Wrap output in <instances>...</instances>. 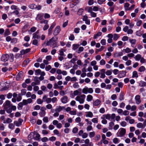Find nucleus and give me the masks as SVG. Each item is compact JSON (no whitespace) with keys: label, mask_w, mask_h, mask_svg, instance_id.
<instances>
[{"label":"nucleus","mask_w":146,"mask_h":146,"mask_svg":"<svg viewBox=\"0 0 146 146\" xmlns=\"http://www.w3.org/2000/svg\"><path fill=\"white\" fill-rule=\"evenodd\" d=\"M57 40V38L53 37L47 42L46 45L50 46H53V48L56 47H58V45L56 42Z\"/></svg>","instance_id":"obj_1"},{"label":"nucleus","mask_w":146,"mask_h":146,"mask_svg":"<svg viewBox=\"0 0 146 146\" xmlns=\"http://www.w3.org/2000/svg\"><path fill=\"white\" fill-rule=\"evenodd\" d=\"M86 97L85 95L82 94L80 96H77L75 98V100L78 102L80 104H83Z\"/></svg>","instance_id":"obj_2"},{"label":"nucleus","mask_w":146,"mask_h":146,"mask_svg":"<svg viewBox=\"0 0 146 146\" xmlns=\"http://www.w3.org/2000/svg\"><path fill=\"white\" fill-rule=\"evenodd\" d=\"M82 92L84 94H87L88 93L90 94L92 93L93 92V90L92 88H88L85 87L82 90Z\"/></svg>","instance_id":"obj_3"},{"label":"nucleus","mask_w":146,"mask_h":146,"mask_svg":"<svg viewBox=\"0 0 146 146\" xmlns=\"http://www.w3.org/2000/svg\"><path fill=\"white\" fill-rule=\"evenodd\" d=\"M9 58V55L7 54H3L1 58V60L3 62L7 61Z\"/></svg>","instance_id":"obj_4"},{"label":"nucleus","mask_w":146,"mask_h":146,"mask_svg":"<svg viewBox=\"0 0 146 146\" xmlns=\"http://www.w3.org/2000/svg\"><path fill=\"white\" fill-rule=\"evenodd\" d=\"M126 133V130L124 128H120L118 132V134L119 136H124Z\"/></svg>","instance_id":"obj_5"},{"label":"nucleus","mask_w":146,"mask_h":146,"mask_svg":"<svg viewBox=\"0 0 146 146\" xmlns=\"http://www.w3.org/2000/svg\"><path fill=\"white\" fill-rule=\"evenodd\" d=\"M61 29L60 27L59 26H57L55 29L54 33L53 35L54 36L57 35L60 32Z\"/></svg>","instance_id":"obj_6"},{"label":"nucleus","mask_w":146,"mask_h":146,"mask_svg":"<svg viewBox=\"0 0 146 146\" xmlns=\"http://www.w3.org/2000/svg\"><path fill=\"white\" fill-rule=\"evenodd\" d=\"M3 106L5 109H7L11 108V102L8 100H6L3 104Z\"/></svg>","instance_id":"obj_7"},{"label":"nucleus","mask_w":146,"mask_h":146,"mask_svg":"<svg viewBox=\"0 0 146 146\" xmlns=\"http://www.w3.org/2000/svg\"><path fill=\"white\" fill-rule=\"evenodd\" d=\"M100 77L101 78H105L106 76L105 75V69H102L100 70Z\"/></svg>","instance_id":"obj_8"},{"label":"nucleus","mask_w":146,"mask_h":146,"mask_svg":"<svg viewBox=\"0 0 146 146\" xmlns=\"http://www.w3.org/2000/svg\"><path fill=\"white\" fill-rule=\"evenodd\" d=\"M135 103L137 104H139L141 102L140 96L139 95H136L135 97Z\"/></svg>","instance_id":"obj_9"},{"label":"nucleus","mask_w":146,"mask_h":146,"mask_svg":"<svg viewBox=\"0 0 146 146\" xmlns=\"http://www.w3.org/2000/svg\"><path fill=\"white\" fill-rule=\"evenodd\" d=\"M40 135L37 132H31L29 135L28 137H40Z\"/></svg>","instance_id":"obj_10"},{"label":"nucleus","mask_w":146,"mask_h":146,"mask_svg":"<svg viewBox=\"0 0 146 146\" xmlns=\"http://www.w3.org/2000/svg\"><path fill=\"white\" fill-rule=\"evenodd\" d=\"M65 108L64 106H58L56 107V108L55 109V112H57L58 113H59Z\"/></svg>","instance_id":"obj_11"},{"label":"nucleus","mask_w":146,"mask_h":146,"mask_svg":"<svg viewBox=\"0 0 146 146\" xmlns=\"http://www.w3.org/2000/svg\"><path fill=\"white\" fill-rule=\"evenodd\" d=\"M126 73L127 72L125 71L122 70L121 71L120 73L118 75V76L119 78L125 77L126 76Z\"/></svg>","instance_id":"obj_12"},{"label":"nucleus","mask_w":146,"mask_h":146,"mask_svg":"<svg viewBox=\"0 0 146 146\" xmlns=\"http://www.w3.org/2000/svg\"><path fill=\"white\" fill-rule=\"evenodd\" d=\"M23 72L22 71L19 72L16 76V79L17 80H19L21 79L23 75Z\"/></svg>","instance_id":"obj_13"},{"label":"nucleus","mask_w":146,"mask_h":146,"mask_svg":"<svg viewBox=\"0 0 146 146\" xmlns=\"http://www.w3.org/2000/svg\"><path fill=\"white\" fill-rule=\"evenodd\" d=\"M23 121V120L21 118H19L18 121H15L14 122V123L15 124L16 126H19L21 125Z\"/></svg>","instance_id":"obj_14"},{"label":"nucleus","mask_w":146,"mask_h":146,"mask_svg":"<svg viewBox=\"0 0 146 146\" xmlns=\"http://www.w3.org/2000/svg\"><path fill=\"white\" fill-rule=\"evenodd\" d=\"M43 15L42 14H38L36 18V20L37 21L41 20L42 19Z\"/></svg>","instance_id":"obj_15"},{"label":"nucleus","mask_w":146,"mask_h":146,"mask_svg":"<svg viewBox=\"0 0 146 146\" xmlns=\"http://www.w3.org/2000/svg\"><path fill=\"white\" fill-rule=\"evenodd\" d=\"M61 101L62 103L66 104L68 102V97L65 96L61 99Z\"/></svg>","instance_id":"obj_16"},{"label":"nucleus","mask_w":146,"mask_h":146,"mask_svg":"<svg viewBox=\"0 0 146 146\" xmlns=\"http://www.w3.org/2000/svg\"><path fill=\"white\" fill-rule=\"evenodd\" d=\"M101 102V101L97 99L95 100L93 103V105L95 106H97L99 105Z\"/></svg>","instance_id":"obj_17"},{"label":"nucleus","mask_w":146,"mask_h":146,"mask_svg":"<svg viewBox=\"0 0 146 146\" xmlns=\"http://www.w3.org/2000/svg\"><path fill=\"white\" fill-rule=\"evenodd\" d=\"M40 38V36L38 34H36V33H34L33 34V38L35 39H39Z\"/></svg>","instance_id":"obj_18"},{"label":"nucleus","mask_w":146,"mask_h":146,"mask_svg":"<svg viewBox=\"0 0 146 146\" xmlns=\"http://www.w3.org/2000/svg\"><path fill=\"white\" fill-rule=\"evenodd\" d=\"M141 56L140 54H137L134 57V59L136 60L139 61L141 58Z\"/></svg>","instance_id":"obj_19"},{"label":"nucleus","mask_w":146,"mask_h":146,"mask_svg":"<svg viewBox=\"0 0 146 146\" xmlns=\"http://www.w3.org/2000/svg\"><path fill=\"white\" fill-rule=\"evenodd\" d=\"M56 25L55 23H53L50 27L49 29H48V33L51 34L52 29L54 28Z\"/></svg>","instance_id":"obj_20"},{"label":"nucleus","mask_w":146,"mask_h":146,"mask_svg":"<svg viewBox=\"0 0 146 146\" xmlns=\"http://www.w3.org/2000/svg\"><path fill=\"white\" fill-rule=\"evenodd\" d=\"M34 80L35 82L36 83V84L37 85L40 84V81L37 77H35L34 79Z\"/></svg>","instance_id":"obj_21"},{"label":"nucleus","mask_w":146,"mask_h":146,"mask_svg":"<svg viewBox=\"0 0 146 146\" xmlns=\"http://www.w3.org/2000/svg\"><path fill=\"white\" fill-rule=\"evenodd\" d=\"M93 96L91 95H89L87 97L86 100L88 102L91 101L93 99Z\"/></svg>","instance_id":"obj_22"},{"label":"nucleus","mask_w":146,"mask_h":146,"mask_svg":"<svg viewBox=\"0 0 146 146\" xmlns=\"http://www.w3.org/2000/svg\"><path fill=\"white\" fill-rule=\"evenodd\" d=\"M145 70V67L143 66H140L138 69L139 71L140 72H144Z\"/></svg>","instance_id":"obj_23"},{"label":"nucleus","mask_w":146,"mask_h":146,"mask_svg":"<svg viewBox=\"0 0 146 146\" xmlns=\"http://www.w3.org/2000/svg\"><path fill=\"white\" fill-rule=\"evenodd\" d=\"M84 140H80L79 138L77 137L74 140V142L76 143L80 142L81 143H84Z\"/></svg>","instance_id":"obj_24"},{"label":"nucleus","mask_w":146,"mask_h":146,"mask_svg":"<svg viewBox=\"0 0 146 146\" xmlns=\"http://www.w3.org/2000/svg\"><path fill=\"white\" fill-rule=\"evenodd\" d=\"M85 9L88 12L90 13H91L92 12V10H93L92 8L91 7H87Z\"/></svg>","instance_id":"obj_25"},{"label":"nucleus","mask_w":146,"mask_h":146,"mask_svg":"<svg viewBox=\"0 0 146 146\" xmlns=\"http://www.w3.org/2000/svg\"><path fill=\"white\" fill-rule=\"evenodd\" d=\"M123 53L122 52H116L115 53L114 55L116 57H119L123 55Z\"/></svg>","instance_id":"obj_26"},{"label":"nucleus","mask_w":146,"mask_h":146,"mask_svg":"<svg viewBox=\"0 0 146 146\" xmlns=\"http://www.w3.org/2000/svg\"><path fill=\"white\" fill-rule=\"evenodd\" d=\"M24 105L23 102L19 103L18 104V106L17 107V108L19 110H21L22 109L23 105Z\"/></svg>","instance_id":"obj_27"},{"label":"nucleus","mask_w":146,"mask_h":146,"mask_svg":"<svg viewBox=\"0 0 146 146\" xmlns=\"http://www.w3.org/2000/svg\"><path fill=\"white\" fill-rule=\"evenodd\" d=\"M29 7L31 9H35V8L36 7V5L34 4H31L29 5Z\"/></svg>","instance_id":"obj_28"},{"label":"nucleus","mask_w":146,"mask_h":146,"mask_svg":"<svg viewBox=\"0 0 146 146\" xmlns=\"http://www.w3.org/2000/svg\"><path fill=\"white\" fill-rule=\"evenodd\" d=\"M139 85L141 87L146 86V82L144 81H141Z\"/></svg>","instance_id":"obj_29"},{"label":"nucleus","mask_w":146,"mask_h":146,"mask_svg":"<svg viewBox=\"0 0 146 146\" xmlns=\"http://www.w3.org/2000/svg\"><path fill=\"white\" fill-rule=\"evenodd\" d=\"M137 127L139 128H144V126L143 125V123H139L137 125Z\"/></svg>","instance_id":"obj_30"},{"label":"nucleus","mask_w":146,"mask_h":146,"mask_svg":"<svg viewBox=\"0 0 146 146\" xmlns=\"http://www.w3.org/2000/svg\"><path fill=\"white\" fill-rule=\"evenodd\" d=\"M79 45L77 44H74L73 45L72 49L75 50L77 49L79 47Z\"/></svg>","instance_id":"obj_31"},{"label":"nucleus","mask_w":146,"mask_h":146,"mask_svg":"<svg viewBox=\"0 0 146 146\" xmlns=\"http://www.w3.org/2000/svg\"><path fill=\"white\" fill-rule=\"evenodd\" d=\"M138 76L137 72L136 71H135L133 72L132 77L137 78Z\"/></svg>","instance_id":"obj_32"},{"label":"nucleus","mask_w":146,"mask_h":146,"mask_svg":"<svg viewBox=\"0 0 146 146\" xmlns=\"http://www.w3.org/2000/svg\"><path fill=\"white\" fill-rule=\"evenodd\" d=\"M106 137H102V141L103 143L105 145L107 144L108 143V141L107 139H106Z\"/></svg>","instance_id":"obj_33"},{"label":"nucleus","mask_w":146,"mask_h":146,"mask_svg":"<svg viewBox=\"0 0 146 146\" xmlns=\"http://www.w3.org/2000/svg\"><path fill=\"white\" fill-rule=\"evenodd\" d=\"M103 116L104 117V118L108 119H110L111 118V115L109 114L104 115H103Z\"/></svg>","instance_id":"obj_34"},{"label":"nucleus","mask_w":146,"mask_h":146,"mask_svg":"<svg viewBox=\"0 0 146 146\" xmlns=\"http://www.w3.org/2000/svg\"><path fill=\"white\" fill-rule=\"evenodd\" d=\"M93 116L92 113L90 111L87 112V114L86 115V117H92Z\"/></svg>","instance_id":"obj_35"},{"label":"nucleus","mask_w":146,"mask_h":146,"mask_svg":"<svg viewBox=\"0 0 146 146\" xmlns=\"http://www.w3.org/2000/svg\"><path fill=\"white\" fill-rule=\"evenodd\" d=\"M119 36L118 35L116 34H114L113 37V39L114 40H116L119 38Z\"/></svg>","instance_id":"obj_36"},{"label":"nucleus","mask_w":146,"mask_h":146,"mask_svg":"<svg viewBox=\"0 0 146 146\" xmlns=\"http://www.w3.org/2000/svg\"><path fill=\"white\" fill-rule=\"evenodd\" d=\"M113 142L114 143L117 144L119 142V140L118 138L115 137L113 139Z\"/></svg>","instance_id":"obj_37"},{"label":"nucleus","mask_w":146,"mask_h":146,"mask_svg":"<svg viewBox=\"0 0 146 146\" xmlns=\"http://www.w3.org/2000/svg\"><path fill=\"white\" fill-rule=\"evenodd\" d=\"M84 48L83 47H80L78 49V51H76L78 54H79L81 52H82L83 51Z\"/></svg>","instance_id":"obj_38"},{"label":"nucleus","mask_w":146,"mask_h":146,"mask_svg":"<svg viewBox=\"0 0 146 146\" xmlns=\"http://www.w3.org/2000/svg\"><path fill=\"white\" fill-rule=\"evenodd\" d=\"M41 72V70L40 69L36 70H35V74L36 75L40 74Z\"/></svg>","instance_id":"obj_39"},{"label":"nucleus","mask_w":146,"mask_h":146,"mask_svg":"<svg viewBox=\"0 0 146 146\" xmlns=\"http://www.w3.org/2000/svg\"><path fill=\"white\" fill-rule=\"evenodd\" d=\"M21 93L22 95H26V90L25 89H22L21 91Z\"/></svg>","instance_id":"obj_40"},{"label":"nucleus","mask_w":146,"mask_h":146,"mask_svg":"<svg viewBox=\"0 0 146 146\" xmlns=\"http://www.w3.org/2000/svg\"><path fill=\"white\" fill-rule=\"evenodd\" d=\"M40 23L41 24L44 23L45 24H47L48 23V21L47 20H45L44 19H42L41 20H40Z\"/></svg>","instance_id":"obj_41"},{"label":"nucleus","mask_w":146,"mask_h":146,"mask_svg":"<svg viewBox=\"0 0 146 146\" xmlns=\"http://www.w3.org/2000/svg\"><path fill=\"white\" fill-rule=\"evenodd\" d=\"M124 50H125V52L126 53H129L131 51V50L128 47H127Z\"/></svg>","instance_id":"obj_42"},{"label":"nucleus","mask_w":146,"mask_h":146,"mask_svg":"<svg viewBox=\"0 0 146 146\" xmlns=\"http://www.w3.org/2000/svg\"><path fill=\"white\" fill-rule=\"evenodd\" d=\"M12 121V119L10 118H7L6 120V122L4 121L3 123H9L11 122Z\"/></svg>","instance_id":"obj_43"},{"label":"nucleus","mask_w":146,"mask_h":146,"mask_svg":"<svg viewBox=\"0 0 146 146\" xmlns=\"http://www.w3.org/2000/svg\"><path fill=\"white\" fill-rule=\"evenodd\" d=\"M120 125L123 127H125L127 125V123L125 121H122L120 123Z\"/></svg>","instance_id":"obj_44"},{"label":"nucleus","mask_w":146,"mask_h":146,"mask_svg":"<svg viewBox=\"0 0 146 146\" xmlns=\"http://www.w3.org/2000/svg\"><path fill=\"white\" fill-rule=\"evenodd\" d=\"M46 107L48 109H51L52 108V106L50 104H48L46 106Z\"/></svg>","instance_id":"obj_45"},{"label":"nucleus","mask_w":146,"mask_h":146,"mask_svg":"<svg viewBox=\"0 0 146 146\" xmlns=\"http://www.w3.org/2000/svg\"><path fill=\"white\" fill-rule=\"evenodd\" d=\"M46 114V112L45 111H41L39 113V114L40 116L41 117H43Z\"/></svg>","instance_id":"obj_46"},{"label":"nucleus","mask_w":146,"mask_h":146,"mask_svg":"<svg viewBox=\"0 0 146 146\" xmlns=\"http://www.w3.org/2000/svg\"><path fill=\"white\" fill-rule=\"evenodd\" d=\"M123 96H124V95H123V94L122 93H121L120 94V96H119V100L120 101H122V100H123L124 99Z\"/></svg>","instance_id":"obj_47"},{"label":"nucleus","mask_w":146,"mask_h":146,"mask_svg":"<svg viewBox=\"0 0 146 146\" xmlns=\"http://www.w3.org/2000/svg\"><path fill=\"white\" fill-rule=\"evenodd\" d=\"M106 61L104 59H102L100 61V64L101 65H104L106 64Z\"/></svg>","instance_id":"obj_48"},{"label":"nucleus","mask_w":146,"mask_h":146,"mask_svg":"<svg viewBox=\"0 0 146 146\" xmlns=\"http://www.w3.org/2000/svg\"><path fill=\"white\" fill-rule=\"evenodd\" d=\"M129 112L127 110H125L123 112V114L124 115H127L129 114Z\"/></svg>","instance_id":"obj_49"},{"label":"nucleus","mask_w":146,"mask_h":146,"mask_svg":"<svg viewBox=\"0 0 146 146\" xmlns=\"http://www.w3.org/2000/svg\"><path fill=\"white\" fill-rule=\"evenodd\" d=\"M129 42L132 44H135L136 40L134 39H130L129 40Z\"/></svg>","instance_id":"obj_50"},{"label":"nucleus","mask_w":146,"mask_h":146,"mask_svg":"<svg viewBox=\"0 0 146 146\" xmlns=\"http://www.w3.org/2000/svg\"><path fill=\"white\" fill-rule=\"evenodd\" d=\"M105 72L107 75L110 76L111 74L112 71L111 70H108Z\"/></svg>","instance_id":"obj_51"},{"label":"nucleus","mask_w":146,"mask_h":146,"mask_svg":"<svg viewBox=\"0 0 146 146\" xmlns=\"http://www.w3.org/2000/svg\"><path fill=\"white\" fill-rule=\"evenodd\" d=\"M136 109L137 106L135 105H134L131 107V111H135Z\"/></svg>","instance_id":"obj_52"},{"label":"nucleus","mask_w":146,"mask_h":146,"mask_svg":"<svg viewBox=\"0 0 146 146\" xmlns=\"http://www.w3.org/2000/svg\"><path fill=\"white\" fill-rule=\"evenodd\" d=\"M37 103L38 104H41L43 102V101L40 98L38 99L36 101Z\"/></svg>","instance_id":"obj_53"},{"label":"nucleus","mask_w":146,"mask_h":146,"mask_svg":"<svg viewBox=\"0 0 146 146\" xmlns=\"http://www.w3.org/2000/svg\"><path fill=\"white\" fill-rule=\"evenodd\" d=\"M32 43L33 45H37L38 43V40L36 39H34Z\"/></svg>","instance_id":"obj_54"},{"label":"nucleus","mask_w":146,"mask_h":146,"mask_svg":"<svg viewBox=\"0 0 146 146\" xmlns=\"http://www.w3.org/2000/svg\"><path fill=\"white\" fill-rule=\"evenodd\" d=\"M101 91V89L100 88H97L95 89V92L97 94H99L100 93Z\"/></svg>","instance_id":"obj_55"},{"label":"nucleus","mask_w":146,"mask_h":146,"mask_svg":"<svg viewBox=\"0 0 146 146\" xmlns=\"http://www.w3.org/2000/svg\"><path fill=\"white\" fill-rule=\"evenodd\" d=\"M103 45H105L106 44V40L105 39L102 40L100 42Z\"/></svg>","instance_id":"obj_56"},{"label":"nucleus","mask_w":146,"mask_h":146,"mask_svg":"<svg viewBox=\"0 0 146 146\" xmlns=\"http://www.w3.org/2000/svg\"><path fill=\"white\" fill-rule=\"evenodd\" d=\"M30 38L28 36H27L24 38V40L26 42H28L30 40Z\"/></svg>","instance_id":"obj_57"},{"label":"nucleus","mask_w":146,"mask_h":146,"mask_svg":"<svg viewBox=\"0 0 146 146\" xmlns=\"http://www.w3.org/2000/svg\"><path fill=\"white\" fill-rule=\"evenodd\" d=\"M129 29V27L126 26L123 29V31L125 32H127Z\"/></svg>","instance_id":"obj_58"},{"label":"nucleus","mask_w":146,"mask_h":146,"mask_svg":"<svg viewBox=\"0 0 146 146\" xmlns=\"http://www.w3.org/2000/svg\"><path fill=\"white\" fill-rule=\"evenodd\" d=\"M131 61L130 60H128L125 62V64L127 66H128L131 64Z\"/></svg>","instance_id":"obj_59"},{"label":"nucleus","mask_w":146,"mask_h":146,"mask_svg":"<svg viewBox=\"0 0 146 146\" xmlns=\"http://www.w3.org/2000/svg\"><path fill=\"white\" fill-rule=\"evenodd\" d=\"M47 96L46 95H44L43 96L42 98V101L43 102H46L47 100Z\"/></svg>","instance_id":"obj_60"},{"label":"nucleus","mask_w":146,"mask_h":146,"mask_svg":"<svg viewBox=\"0 0 146 146\" xmlns=\"http://www.w3.org/2000/svg\"><path fill=\"white\" fill-rule=\"evenodd\" d=\"M128 39V36H125L123 37L122 38V40L123 41H127Z\"/></svg>","instance_id":"obj_61"},{"label":"nucleus","mask_w":146,"mask_h":146,"mask_svg":"<svg viewBox=\"0 0 146 146\" xmlns=\"http://www.w3.org/2000/svg\"><path fill=\"white\" fill-rule=\"evenodd\" d=\"M49 27V25L48 23L46 24L43 28V29L44 31H45L48 29Z\"/></svg>","instance_id":"obj_62"},{"label":"nucleus","mask_w":146,"mask_h":146,"mask_svg":"<svg viewBox=\"0 0 146 146\" xmlns=\"http://www.w3.org/2000/svg\"><path fill=\"white\" fill-rule=\"evenodd\" d=\"M10 34V32L8 29H7L5 32L4 35L5 36L9 35Z\"/></svg>","instance_id":"obj_63"},{"label":"nucleus","mask_w":146,"mask_h":146,"mask_svg":"<svg viewBox=\"0 0 146 146\" xmlns=\"http://www.w3.org/2000/svg\"><path fill=\"white\" fill-rule=\"evenodd\" d=\"M51 66L50 65H48L46 67H45V70L46 71H49V70H50V69H51Z\"/></svg>","instance_id":"obj_64"}]
</instances>
